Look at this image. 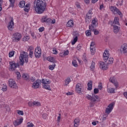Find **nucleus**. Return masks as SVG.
Instances as JSON below:
<instances>
[{
  "instance_id": "f257e3e1",
  "label": "nucleus",
  "mask_w": 127,
  "mask_h": 127,
  "mask_svg": "<svg viewBox=\"0 0 127 127\" xmlns=\"http://www.w3.org/2000/svg\"><path fill=\"white\" fill-rule=\"evenodd\" d=\"M34 6L35 10L37 13L39 14H41L45 11L46 9V3L43 2L42 0H37V1L34 2Z\"/></svg>"
},
{
  "instance_id": "f03ea898",
  "label": "nucleus",
  "mask_w": 127,
  "mask_h": 127,
  "mask_svg": "<svg viewBox=\"0 0 127 127\" xmlns=\"http://www.w3.org/2000/svg\"><path fill=\"white\" fill-rule=\"evenodd\" d=\"M99 93V89L95 88L94 89V94H92V96L88 94L86 96V98L87 100L91 101L89 106L90 108H92L93 106H95V104H96V102H99L100 100V97L99 96L96 95V94H98Z\"/></svg>"
},
{
  "instance_id": "7ed1b4c3",
  "label": "nucleus",
  "mask_w": 127,
  "mask_h": 127,
  "mask_svg": "<svg viewBox=\"0 0 127 127\" xmlns=\"http://www.w3.org/2000/svg\"><path fill=\"white\" fill-rule=\"evenodd\" d=\"M19 64L21 66H23L24 64V60L26 63L28 62V55H27V53H25V52H22L20 54L19 57Z\"/></svg>"
},
{
  "instance_id": "20e7f679",
  "label": "nucleus",
  "mask_w": 127,
  "mask_h": 127,
  "mask_svg": "<svg viewBox=\"0 0 127 127\" xmlns=\"http://www.w3.org/2000/svg\"><path fill=\"white\" fill-rule=\"evenodd\" d=\"M98 26V19L97 18H94L93 19L91 25L89 26L90 30H94Z\"/></svg>"
},
{
  "instance_id": "39448f33",
  "label": "nucleus",
  "mask_w": 127,
  "mask_h": 127,
  "mask_svg": "<svg viewBox=\"0 0 127 127\" xmlns=\"http://www.w3.org/2000/svg\"><path fill=\"white\" fill-rule=\"evenodd\" d=\"M9 71H14L17 67L19 66V64H16L14 62H9Z\"/></svg>"
},
{
  "instance_id": "423d86ee",
  "label": "nucleus",
  "mask_w": 127,
  "mask_h": 127,
  "mask_svg": "<svg viewBox=\"0 0 127 127\" xmlns=\"http://www.w3.org/2000/svg\"><path fill=\"white\" fill-rule=\"evenodd\" d=\"M110 9L114 13V14H117L118 13L119 15H120L121 17H122L123 13L121 12L120 9H119V8H118L117 7L111 6L110 7Z\"/></svg>"
},
{
  "instance_id": "0eeeda50",
  "label": "nucleus",
  "mask_w": 127,
  "mask_h": 127,
  "mask_svg": "<svg viewBox=\"0 0 127 127\" xmlns=\"http://www.w3.org/2000/svg\"><path fill=\"white\" fill-rule=\"evenodd\" d=\"M8 85L10 88L12 89H17V85L16 84V83L15 82V81H14L12 79H9L8 81Z\"/></svg>"
},
{
  "instance_id": "6e6552de",
  "label": "nucleus",
  "mask_w": 127,
  "mask_h": 127,
  "mask_svg": "<svg viewBox=\"0 0 127 127\" xmlns=\"http://www.w3.org/2000/svg\"><path fill=\"white\" fill-rule=\"evenodd\" d=\"M114 105H115V103H111L108 106V107L105 110L106 114H107V115H110V114H111V112L114 109Z\"/></svg>"
},
{
  "instance_id": "1a4fd4ad",
  "label": "nucleus",
  "mask_w": 127,
  "mask_h": 127,
  "mask_svg": "<svg viewBox=\"0 0 127 127\" xmlns=\"http://www.w3.org/2000/svg\"><path fill=\"white\" fill-rule=\"evenodd\" d=\"M21 34L19 33H16L13 34V41H15V42H18V41H20V39H21Z\"/></svg>"
},
{
  "instance_id": "9d476101",
  "label": "nucleus",
  "mask_w": 127,
  "mask_h": 127,
  "mask_svg": "<svg viewBox=\"0 0 127 127\" xmlns=\"http://www.w3.org/2000/svg\"><path fill=\"white\" fill-rule=\"evenodd\" d=\"M34 54L36 58H40V56H41V49L40 47H38L35 49Z\"/></svg>"
},
{
  "instance_id": "9b49d317",
  "label": "nucleus",
  "mask_w": 127,
  "mask_h": 127,
  "mask_svg": "<svg viewBox=\"0 0 127 127\" xmlns=\"http://www.w3.org/2000/svg\"><path fill=\"white\" fill-rule=\"evenodd\" d=\"M41 83H42V81H41L39 79H37L33 83L32 87L34 89H38Z\"/></svg>"
},
{
  "instance_id": "f8f14e48",
  "label": "nucleus",
  "mask_w": 127,
  "mask_h": 127,
  "mask_svg": "<svg viewBox=\"0 0 127 127\" xmlns=\"http://www.w3.org/2000/svg\"><path fill=\"white\" fill-rule=\"evenodd\" d=\"M41 21L43 23H50L51 22V18H48L47 15L43 16L41 19Z\"/></svg>"
},
{
  "instance_id": "ddd939ff",
  "label": "nucleus",
  "mask_w": 127,
  "mask_h": 127,
  "mask_svg": "<svg viewBox=\"0 0 127 127\" xmlns=\"http://www.w3.org/2000/svg\"><path fill=\"white\" fill-rule=\"evenodd\" d=\"M11 20L9 21L7 28L9 30H12L14 26V23L13 22V17H10Z\"/></svg>"
},
{
  "instance_id": "4468645a",
  "label": "nucleus",
  "mask_w": 127,
  "mask_h": 127,
  "mask_svg": "<svg viewBox=\"0 0 127 127\" xmlns=\"http://www.w3.org/2000/svg\"><path fill=\"white\" fill-rule=\"evenodd\" d=\"M83 88V86H82V85L80 83H77L76 85L75 86V90L77 92V93H78L79 95H82V92L81 90H82V88Z\"/></svg>"
},
{
  "instance_id": "2eb2a0df",
  "label": "nucleus",
  "mask_w": 127,
  "mask_h": 127,
  "mask_svg": "<svg viewBox=\"0 0 127 127\" xmlns=\"http://www.w3.org/2000/svg\"><path fill=\"white\" fill-rule=\"evenodd\" d=\"M23 122V118H22L19 119H17L13 122V124L15 127H17V126H19V125H21Z\"/></svg>"
},
{
  "instance_id": "dca6fc26",
  "label": "nucleus",
  "mask_w": 127,
  "mask_h": 127,
  "mask_svg": "<svg viewBox=\"0 0 127 127\" xmlns=\"http://www.w3.org/2000/svg\"><path fill=\"white\" fill-rule=\"evenodd\" d=\"M99 67L100 69H102V70H107L109 68V66L104 62H100L99 63Z\"/></svg>"
},
{
  "instance_id": "f3484780",
  "label": "nucleus",
  "mask_w": 127,
  "mask_h": 127,
  "mask_svg": "<svg viewBox=\"0 0 127 127\" xmlns=\"http://www.w3.org/2000/svg\"><path fill=\"white\" fill-rule=\"evenodd\" d=\"M120 51L121 53H127V44H124L121 46Z\"/></svg>"
},
{
  "instance_id": "a211bd4d",
  "label": "nucleus",
  "mask_w": 127,
  "mask_h": 127,
  "mask_svg": "<svg viewBox=\"0 0 127 127\" xmlns=\"http://www.w3.org/2000/svg\"><path fill=\"white\" fill-rule=\"evenodd\" d=\"M109 57H110V54H109V51H105L103 53V58L105 62H107V60L109 59Z\"/></svg>"
},
{
  "instance_id": "6ab92c4d",
  "label": "nucleus",
  "mask_w": 127,
  "mask_h": 127,
  "mask_svg": "<svg viewBox=\"0 0 127 127\" xmlns=\"http://www.w3.org/2000/svg\"><path fill=\"white\" fill-rule=\"evenodd\" d=\"M73 35L74 36V38H73V40L71 42L72 45H74V44H75V43H76V42L78 40V34L74 33Z\"/></svg>"
},
{
  "instance_id": "aec40b11",
  "label": "nucleus",
  "mask_w": 127,
  "mask_h": 127,
  "mask_svg": "<svg viewBox=\"0 0 127 127\" xmlns=\"http://www.w3.org/2000/svg\"><path fill=\"white\" fill-rule=\"evenodd\" d=\"M112 26H113V31L114 33L117 34V33L120 31V28L116 25H113Z\"/></svg>"
},
{
  "instance_id": "412c9836",
  "label": "nucleus",
  "mask_w": 127,
  "mask_h": 127,
  "mask_svg": "<svg viewBox=\"0 0 127 127\" xmlns=\"http://www.w3.org/2000/svg\"><path fill=\"white\" fill-rule=\"evenodd\" d=\"M87 86H88L87 90L88 91H91L93 87V81L92 80H90L89 81V82H88Z\"/></svg>"
},
{
  "instance_id": "4be33fe9",
  "label": "nucleus",
  "mask_w": 127,
  "mask_h": 127,
  "mask_svg": "<svg viewBox=\"0 0 127 127\" xmlns=\"http://www.w3.org/2000/svg\"><path fill=\"white\" fill-rule=\"evenodd\" d=\"M66 26H67V27H73V26H74V22L73 20H69L66 24Z\"/></svg>"
},
{
  "instance_id": "5701e85b",
  "label": "nucleus",
  "mask_w": 127,
  "mask_h": 127,
  "mask_svg": "<svg viewBox=\"0 0 127 127\" xmlns=\"http://www.w3.org/2000/svg\"><path fill=\"white\" fill-rule=\"evenodd\" d=\"M50 83H51V81H50V80H49V79H45L44 78H43L42 79V84L48 85V84H50Z\"/></svg>"
},
{
  "instance_id": "b1692460",
  "label": "nucleus",
  "mask_w": 127,
  "mask_h": 127,
  "mask_svg": "<svg viewBox=\"0 0 127 127\" xmlns=\"http://www.w3.org/2000/svg\"><path fill=\"white\" fill-rule=\"evenodd\" d=\"M80 123V119L79 118H76L74 121V127H78L79 126V124Z\"/></svg>"
},
{
  "instance_id": "393cba45",
  "label": "nucleus",
  "mask_w": 127,
  "mask_h": 127,
  "mask_svg": "<svg viewBox=\"0 0 127 127\" xmlns=\"http://www.w3.org/2000/svg\"><path fill=\"white\" fill-rule=\"evenodd\" d=\"M92 14H93V11L92 9H90L88 12L86 14V17H88L89 19L92 18Z\"/></svg>"
},
{
  "instance_id": "a878e982",
  "label": "nucleus",
  "mask_w": 127,
  "mask_h": 127,
  "mask_svg": "<svg viewBox=\"0 0 127 127\" xmlns=\"http://www.w3.org/2000/svg\"><path fill=\"white\" fill-rule=\"evenodd\" d=\"M113 24V25H114V24H118V25L120 24V18H119L118 17H115Z\"/></svg>"
},
{
  "instance_id": "bb28decb",
  "label": "nucleus",
  "mask_w": 127,
  "mask_h": 127,
  "mask_svg": "<svg viewBox=\"0 0 127 127\" xmlns=\"http://www.w3.org/2000/svg\"><path fill=\"white\" fill-rule=\"evenodd\" d=\"M47 60L48 61H49L50 62H52V63H56L55 59H54V58L53 57H49L47 58Z\"/></svg>"
},
{
  "instance_id": "cd10ccee",
  "label": "nucleus",
  "mask_w": 127,
  "mask_h": 127,
  "mask_svg": "<svg viewBox=\"0 0 127 127\" xmlns=\"http://www.w3.org/2000/svg\"><path fill=\"white\" fill-rule=\"evenodd\" d=\"M107 91L108 93H109L110 94H115L116 93L115 88H107Z\"/></svg>"
},
{
  "instance_id": "c85d7f7f",
  "label": "nucleus",
  "mask_w": 127,
  "mask_h": 127,
  "mask_svg": "<svg viewBox=\"0 0 127 127\" xmlns=\"http://www.w3.org/2000/svg\"><path fill=\"white\" fill-rule=\"evenodd\" d=\"M22 78L24 80L28 81V80H29V75L27 74L23 73L22 75Z\"/></svg>"
},
{
  "instance_id": "c756f323",
  "label": "nucleus",
  "mask_w": 127,
  "mask_h": 127,
  "mask_svg": "<svg viewBox=\"0 0 127 127\" xmlns=\"http://www.w3.org/2000/svg\"><path fill=\"white\" fill-rule=\"evenodd\" d=\"M9 0V7H13L14 6V3H15V0Z\"/></svg>"
},
{
  "instance_id": "7c9ffc66",
  "label": "nucleus",
  "mask_w": 127,
  "mask_h": 127,
  "mask_svg": "<svg viewBox=\"0 0 127 127\" xmlns=\"http://www.w3.org/2000/svg\"><path fill=\"white\" fill-rule=\"evenodd\" d=\"M71 82V79H70V77H67L65 80H64V86H68L69 83Z\"/></svg>"
},
{
  "instance_id": "2f4dec72",
  "label": "nucleus",
  "mask_w": 127,
  "mask_h": 127,
  "mask_svg": "<svg viewBox=\"0 0 127 127\" xmlns=\"http://www.w3.org/2000/svg\"><path fill=\"white\" fill-rule=\"evenodd\" d=\"M1 90L3 92H6L7 90V86H6V84H3L2 85Z\"/></svg>"
},
{
  "instance_id": "473e14b6",
  "label": "nucleus",
  "mask_w": 127,
  "mask_h": 127,
  "mask_svg": "<svg viewBox=\"0 0 127 127\" xmlns=\"http://www.w3.org/2000/svg\"><path fill=\"white\" fill-rule=\"evenodd\" d=\"M43 88L46 89V90H48L49 91H51V88H50V85L48 84H44Z\"/></svg>"
},
{
  "instance_id": "72a5a7b5",
  "label": "nucleus",
  "mask_w": 127,
  "mask_h": 127,
  "mask_svg": "<svg viewBox=\"0 0 127 127\" xmlns=\"http://www.w3.org/2000/svg\"><path fill=\"white\" fill-rule=\"evenodd\" d=\"M24 5H25V1L24 0H22V1H21L19 3V6L20 7H24Z\"/></svg>"
},
{
  "instance_id": "f704fd0d",
  "label": "nucleus",
  "mask_w": 127,
  "mask_h": 127,
  "mask_svg": "<svg viewBox=\"0 0 127 127\" xmlns=\"http://www.w3.org/2000/svg\"><path fill=\"white\" fill-rule=\"evenodd\" d=\"M30 38L29 37V36H25L22 38V41L25 42L26 41H28V40H29Z\"/></svg>"
},
{
  "instance_id": "c9c22d12",
  "label": "nucleus",
  "mask_w": 127,
  "mask_h": 127,
  "mask_svg": "<svg viewBox=\"0 0 127 127\" xmlns=\"http://www.w3.org/2000/svg\"><path fill=\"white\" fill-rule=\"evenodd\" d=\"M33 106H35V107H40L41 104L39 102L33 101Z\"/></svg>"
},
{
  "instance_id": "e433bc0d",
  "label": "nucleus",
  "mask_w": 127,
  "mask_h": 127,
  "mask_svg": "<svg viewBox=\"0 0 127 127\" xmlns=\"http://www.w3.org/2000/svg\"><path fill=\"white\" fill-rule=\"evenodd\" d=\"M113 63H114V58H110L108 60L107 64H112Z\"/></svg>"
},
{
  "instance_id": "4c0bfd02",
  "label": "nucleus",
  "mask_w": 127,
  "mask_h": 127,
  "mask_svg": "<svg viewBox=\"0 0 127 127\" xmlns=\"http://www.w3.org/2000/svg\"><path fill=\"white\" fill-rule=\"evenodd\" d=\"M55 66H56V64H54L53 65H50L49 66V69L52 71L53 70H54V68H55Z\"/></svg>"
},
{
  "instance_id": "58836bf2",
  "label": "nucleus",
  "mask_w": 127,
  "mask_h": 127,
  "mask_svg": "<svg viewBox=\"0 0 127 127\" xmlns=\"http://www.w3.org/2000/svg\"><path fill=\"white\" fill-rule=\"evenodd\" d=\"M123 3H124V0H122L121 1L120 0H118L116 5H117V6H119V5H120L121 6H122V5H123Z\"/></svg>"
},
{
  "instance_id": "ea45409f",
  "label": "nucleus",
  "mask_w": 127,
  "mask_h": 127,
  "mask_svg": "<svg viewBox=\"0 0 127 127\" xmlns=\"http://www.w3.org/2000/svg\"><path fill=\"white\" fill-rule=\"evenodd\" d=\"M90 48V51L91 52L92 55H94L96 53V50L95 49V48Z\"/></svg>"
},
{
  "instance_id": "a19ab883",
  "label": "nucleus",
  "mask_w": 127,
  "mask_h": 127,
  "mask_svg": "<svg viewBox=\"0 0 127 127\" xmlns=\"http://www.w3.org/2000/svg\"><path fill=\"white\" fill-rule=\"evenodd\" d=\"M16 113L17 114H18V115H19L20 116H23L24 115L23 111L21 110H17Z\"/></svg>"
},
{
  "instance_id": "79ce46f5",
  "label": "nucleus",
  "mask_w": 127,
  "mask_h": 127,
  "mask_svg": "<svg viewBox=\"0 0 127 127\" xmlns=\"http://www.w3.org/2000/svg\"><path fill=\"white\" fill-rule=\"evenodd\" d=\"M91 31H93L95 35H98L99 34V31L97 30V29H94V30H90Z\"/></svg>"
},
{
  "instance_id": "37998d69",
  "label": "nucleus",
  "mask_w": 127,
  "mask_h": 127,
  "mask_svg": "<svg viewBox=\"0 0 127 127\" xmlns=\"http://www.w3.org/2000/svg\"><path fill=\"white\" fill-rule=\"evenodd\" d=\"M15 73L17 75V79H20V77H21V75H20V72L16 71H15Z\"/></svg>"
},
{
  "instance_id": "c03bdc74",
  "label": "nucleus",
  "mask_w": 127,
  "mask_h": 127,
  "mask_svg": "<svg viewBox=\"0 0 127 127\" xmlns=\"http://www.w3.org/2000/svg\"><path fill=\"white\" fill-rule=\"evenodd\" d=\"M13 55H14V51H12L9 53V57H13Z\"/></svg>"
},
{
  "instance_id": "a18cd8bd",
  "label": "nucleus",
  "mask_w": 127,
  "mask_h": 127,
  "mask_svg": "<svg viewBox=\"0 0 127 127\" xmlns=\"http://www.w3.org/2000/svg\"><path fill=\"white\" fill-rule=\"evenodd\" d=\"M91 30H87L85 31V34L86 36H90L91 35Z\"/></svg>"
},
{
  "instance_id": "49530a36",
  "label": "nucleus",
  "mask_w": 127,
  "mask_h": 127,
  "mask_svg": "<svg viewBox=\"0 0 127 127\" xmlns=\"http://www.w3.org/2000/svg\"><path fill=\"white\" fill-rule=\"evenodd\" d=\"M91 21V19L88 18V17H86L85 18V22L87 24H89L90 23V22Z\"/></svg>"
},
{
  "instance_id": "de8ad7c7",
  "label": "nucleus",
  "mask_w": 127,
  "mask_h": 127,
  "mask_svg": "<svg viewBox=\"0 0 127 127\" xmlns=\"http://www.w3.org/2000/svg\"><path fill=\"white\" fill-rule=\"evenodd\" d=\"M110 81L111 82V83H113V84L114 83H115L116 82V80L115 79V77H110Z\"/></svg>"
},
{
  "instance_id": "09e8293b",
  "label": "nucleus",
  "mask_w": 127,
  "mask_h": 127,
  "mask_svg": "<svg viewBox=\"0 0 127 127\" xmlns=\"http://www.w3.org/2000/svg\"><path fill=\"white\" fill-rule=\"evenodd\" d=\"M81 48H82V44H79L76 47V49L77 50H80Z\"/></svg>"
},
{
  "instance_id": "8fccbe9b",
  "label": "nucleus",
  "mask_w": 127,
  "mask_h": 127,
  "mask_svg": "<svg viewBox=\"0 0 127 127\" xmlns=\"http://www.w3.org/2000/svg\"><path fill=\"white\" fill-rule=\"evenodd\" d=\"M95 62H92L91 65L90 66V69H93L95 68Z\"/></svg>"
},
{
  "instance_id": "3c124183",
  "label": "nucleus",
  "mask_w": 127,
  "mask_h": 127,
  "mask_svg": "<svg viewBox=\"0 0 127 127\" xmlns=\"http://www.w3.org/2000/svg\"><path fill=\"white\" fill-rule=\"evenodd\" d=\"M42 118H43V119H44V120H46V119L47 118V114L45 113V114H43Z\"/></svg>"
},
{
  "instance_id": "603ef678",
  "label": "nucleus",
  "mask_w": 127,
  "mask_h": 127,
  "mask_svg": "<svg viewBox=\"0 0 127 127\" xmlns=\"http://www.w3.org/2000/svg\"><path fill=\"white\" fill-rule=\"evenodd\" d=\"M28 124H29L28 125ZM34 127V125H33V124L30 123L29 122L28 123L27 127Z\"/></svg>"
},
{
  "instance_id": "864d4df0",
  "label": "nucleus",
  "mask_w": 127,
  "mask_h": 127,
  "mask_svg": "<svg viewBox=\"0 0 127 127\" xmlns=\"http://www.w3.org/2000/svg\"><path fill=\"white\" fill-rule=\"evenodd\" d=\"M95 42H92L90 44V48H95Z\"/></svg>"
},
{
  "instance_id": "5fc2aeb1",
  "label": "nucleus",
  "mask_w": 127,
  "mask_h": 127,
  "mask_svg": "<svg viewBox=\"0 0 127 127\" xmlns=\"http://www.w3.org/2000/svg\"><path fill=\"white\" fill-rule=\"evenodd\" d=\"M32 55H33V51H29V57H30L31 58H32Z\"/></svg>"
},
{
  "instance_id": "6e6d98bb",
  "label": "nucleus",
  "mask_w": 127,
  "mask_h": 127,
  "mask_svg": "<svg viewBox=\"0 0 127 127\" xmlns=\"http://www.w3.org/2000/svg\"><path fill=\"white\" fill-rule=\"evenodd\" d=\"M61 119V114H59V116L58 117V119H57L58 123H60Z\"/></svg>"
},
{
  "instance_id": "4d7b16f0",
  "label": "nucleus",
  "mask_w": 127,
  "mask_h": 127,
  "mask_svg": "<svg viewBox=\"0 0 127 127\" xmlns=\"http://www.w3.org/2000/svg\"><path fill=\"white\" fill-rule=\"evenodd\" d=\"M2 3V0H0V11L2 10V7L1 6V4Z\"/></svg>"
},
{
  "instance_id": "13d9d810",
  "label": "nucleus",
  "mask_w": 127,
  "mask_h": 127,
  "mask_svg": "<svg viewBox=\"0 0 127 127\" xmlns=\"http://www.w3.org/2000/svg\"><path fill=\"white\" fill-rule=\"evenodd\" d=\"M68 54H69L68 50H66V51H64V56L68 55Z\"/></svg>"
},
{
  "instance_id": "bf43d9fd",
  "label": "nucleus",
  "mask_w": 127,
  "mask_h": 127,
  "mask_svg": "<svg viewBox=\"0 0 127 127\" xmlns=\"http://www.w3.org/2000/svg\"><path fill=\"white\" fill-rule=\"evenodd\" d=\"M98 88L99 89V90H102L103 89V85H102V83L99 84Z\"/></svg>"
},
{
  "instance_id": "052dcab7",
  "label": "nucleus",
  "mask_w": 127,
  "mask_h": 127,
  "mask_svg": "<svg viewBox=\"0 0 127 127\" xmlns=\"http://www.w3.org/2000/svg\"><path fill=\"white\" fill-rule=\"evenodd\" d=\"M113 84L114 86H115L116 88H118V87H119V83L118 82L115 81Z\"/></svg>"
},
{
  "instance_id": "680f3d73",
  "label": "nucleus",
  "mask_w": 127,
  "mask_h": 127,
  "mask_svg": "<svg viewBox=\"0 0 127 127\" xmlns=\"http://www.w3.org/2000/svg\"><path fill=\"white\" fill-rule=\"evenodd\" d=\"M75 5L77 7V8H80V3L79 2H76Z\"/></svg>"
},
{
  "instance_id": "e2e57ef3",
  "label": "nucleus",
  "mask_w": 127,
  "mask_h": 127,
  "mask_svg": "<svg viewBox=\"0 0 127 127\" xmlns=\"http://www.w3.org/2000/svg\"><path fill=\"white\" fill-rule=\"evenodd\" d=\"M44 30V27H41L39 29V31L40 32H42V31H43Z\"/></svg>"
},
{
  "instance_id": "0e129e2a",
  "label": "nucleus",
  "mask_w": 127,
  "mask_h": 127,
  "mask_svg": "<svg viewBox=\"0 0 127 127\" xmlns=\"http://www.w3.org/2000/svg\"><path fill=\"white\" fill-rule=\"evenodd\" d=\"M72 64L74 67H77L78 66L77 63H76L75 62H72Z\"/></svg>"
},
{
  "instance_id": "69168bd1",
  "label": "nucleus",
  "mask_w": 127,
  "mask_h": 127,
  "mask_svg": "<svg viewBox=\"0 0 127 127\" xmlns=\"http://www.w3.org/2000/svg\"><path fill=\"white\" fill-rule=\"evenodd\" d=\"M83 60L84 61V62H87V57H86V56H83Z\"/></svg>"
},
{
  "instance_id": "338daca9",
  "label": "nucleus",
  "mask_w": 127,
  "mask_h": 127,
  "mask_svg": "<svg viewBox=\"0 0 127 127\" xmlns=\"http://www.w3.org/2000/svg\"><path fill=\"white\" fill-rule=\"evenodd\" d=\"M28 105L29 107H32V106H33V102H29Z\"/></svg>"
},
{
  "instance_id": "774afa93",
  "label": "nucleus",
  "mask_w": 127,
  "mask_h": 127,
  "mask_svg": "<svg viewBox=\"0 0 127 127\" xmlns=\"http://www.w3.org/2000/svg\"><path fill=\"white\" fill-rule=\"evenodd\" d=\"M30 80L32 82H34V81H35V77H31L30 78Z\"/></svg>"
}]
</instances>
